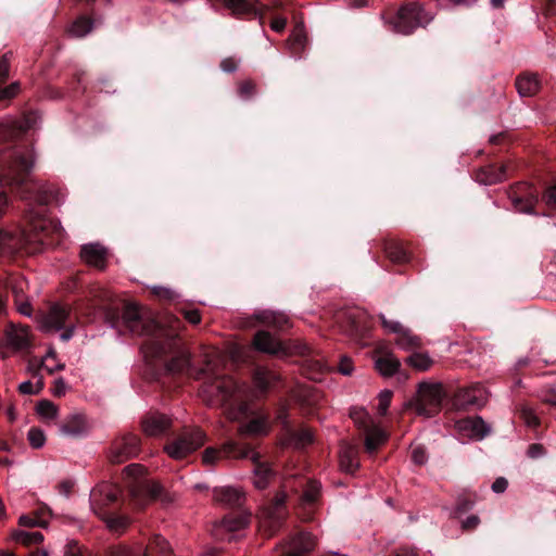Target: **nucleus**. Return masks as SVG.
Listing matches in <instances>:
<instances>
[{"mask_svg":"<svg viewBox=\"0 0 556 556\" xmlns=\"http://www.w3.org/2000/svg\"><path fill=\"white\" fill-rule=\"evenodd\" d=\"M123 321L134 334L148 336L147 341L142 345L144 357L162 356L175 344L173 336L167 333V329L163 328L154 319L144 318L137 304L126 305L123 313Z\"/></svg>","mask_w":556,"mask_h":556,"instance_id":"f257e3e1","label":"nucleus"},{"mask_svg":"<svg viewBox=\"0 0 556 556\" xmlns=\"http://www.w3.org/2000/svg\"><path fill=\"white\" fill-rule=\"evenodd\" d=\"M222 355L214 350L205 356V366L198 372L197 378L207 375L208 381L203 387L205 401L211 405L226 406L232 402H240L245 392V387L239 386L231 377L217 375Z\"/></svg>","mask_w":556,"mask_h":556,"instance_id":"f03ea898","label":"nucleus"},{"mask_svg":"<svg viewBox=\"0 0 556 556\" xmlns=\"http://www.w3.org/2000/svg\"><path fill=\"white\" fill-rule=\"evenodd\" d=\"M35 163L30 150L9 149L0 154V185L21 186L26 182Z\"/></svg>","mask_w":556,"mask_h":556,"instance_id":"7ed1b4c3","label":"nucleus"},{"mask_svg":"<svg viewBox=\"0 0 556 556\" xmlns=\"http://www.w3.org/2000/svg\"><path fill=\"white\" fill-rule=\"evenodd\" d=\"M39 328L47 333L63 330L61 340L68 341L75 331V321L72 315V307L65 303H53L46 313L38 318Z\"/></svg>","mask_w":556,"mask_h":556,"instance_id":"20e7f679","label":"nucleus"},{"mask_svg":"<svg viewBox=\"0 0 556 556\" xmlns=\"http://www.w3.org/2000/svg\"><path fill=\"white\" fill-rule=\"evenodd\" d=\"M432 18V14L426 12L420 3L414 2L401 7L396 18L390 22V24L393 31L408 35L417 27L429 24Z\"/></svg>","mask_w":556,"mask_h":556,"instance_id":"39448f33","label":"nucleus"},{"mask_svg":"<svg viewBox=\"0 0 556 556\" xmlns=\"http://www.w3.org/2000/svg\"><path fill=\"white\" fill-rule=\"evenodd\" d=\"M287 483L278 492L273 502L264 506L258 516V527L267 535H273L281 526L287 516L285 502L287 498Z\"/></svg>","mask_w":556,"mask_h":556,"instance_id":"423d86ee","label":"nucleus"},{"mask_svg":"<svg viewBox=\"0 0 556 556\" xmlns=\"http://www.w3.org/2000/svg\"><path fill=\"white\" fill-rule=\"evenodd\" d=\"M444 397L443 387L439 382H422L418 388L415 409L418 415L431 417L435 415Z\"/></svg>","mask_w":556,"mask_h":556,"instance_id":"0eeeda50","label":"nucleus"},{"mask_svg":"<svg viewBox=\"0 0 556 556\" xmlns=\"http://www.w3.org/2000/svg\"><path fill=\"white\" fill-rule=\"evenodd\" d=\"M205 442V434L199 428L185 431L175 441L165 446L166 453L175 459H180L201 447Z\"/></svg>","mask_w":556,"mask_h":556,"instance_id":"6e6552de","label":"nucleus"},{"mask_svg":"<svg viewBox=\"0 0 556 556\" xmlns=\"http://www.w3.org/2000/svg\"><path fill=\"white\" fill-rule=\"evenodd\" d=\"M173 556L168 542L161 535H154L144 547L117 546L108 556Z\"/></svg>","mask_w":556,"mask_h":556,"instance_id":"1a4fd4ad","label":"nucleus"},{"mask_svg":"<svg viewBox=\"0 0 556 556\" xmlns=\"http://www.w3.org/2000/svg\"><path fill=\"white\" fill-rule=\"evenodd\" d=\"M236 459H251L255 467L253 469V484L256 489L263 490L267 488L270 478L274 476V472L267 463L260 462L261 455L254 451L251 446L244 445L235 456Z\"/></svg>","mask_w":556,"mask_h":556,"instance_id":"9d476101","label":"nucleus"},{"mask_svg":"<svg viewBox=\"0 0 556 556\" xmlns=\"http://www.w3.org/2000/svg\"><path fill=\"white\" fill-rule=\"evenodd\" d=\"M167 333L173 336V340L175 342L174 346L170 350H167L162 356L159 357H144L149 362L161 361L165 358L167 355H173L170 361L166 364V369L169 372H182L186 369L190 368L191 358L190 353L186 349H181L178 344L177 336L174 330H167Z\"/></svg>","mask_w":556,"mask_h":556,"instance_id":"9b49d317","label":"nucleus"},{"mask_svg":"<svg viewBox=\"0 0 556 556\" xmlns=\"http://www.w3.org/2000/svg\"><path fill=\"white\" fill-rule=\"evenodd\" d=\"M138 453L139 438L135 434H125L112 443L109 457L112 463L121 464L136 457Z\"/></svg>","mask_w":556,"mask_h":556,"instance_id":"f8f14e48","label":"nucleus"},{"mask_svg":"<svg viewBox=\"0 0 556 556\" xmlns=\"http://www.w3.org/2000/svg\"><path fill=\"white\" fill-rule=\"evenodd\" d=\"M121 490L117 485L103 482L97 485L90 493V505L96 515L103 514L106 505L114 503Z\"/></svg>","mask_w":556,"mask_h":556,"instance_id":"ddd939ff","label":"nucleus"},{"mask_svg":"<svg viewBox=\"0 0 556 556\" xmlns=\"http://www.w3.org/2000/svg\"><path fill=\"white\" fill-rule=\"evenodd\" d=\"M489 399V392L480 384L476 383L460 389L456 394V403L460 407H482Z\"/></svg>","mask_w":556,"mask_h":556,"instance_id":"4468645a","label":"nucleus"},{"mask_svg":"<svg viewBox=\"0 0 556 556\" xmlns=\"http://www.w3.org/2000/svg\"><path fill=\"white\" fill-rule=\"evenodd\" d=\"M35 121L36 118L33 114H27L20 119H7L0 122V138L2 140L15 138L20 134L33 128Z\"/></svg>","mask_w":556,"mask_h":556,"instance_id":"2eb2a0df","label":"nucleus"},{"mask_svg":"<svg viewBox=\"0 0 556 556\" xmlns=\"http://www.w3.org/2000/svg\"><path fill=\"white\" fill-rule=\"evenodd\" d=\"M89 430L88 421L84 414L74 413L68 415L60 425V434L67 438H80Z\"/></svg>","mask_w":556,"mask_h":556,"instance_id":"dca6fc26","label":"nucleus"},{"mask_svg":"<svg viewBox=\"0 0 556 556\" xmlns=\"http://www.w3.org/2000/svg\"><path fill=\"white\" fill-rule=\"evenodd\" d=\"M81 261L98 269H104L108 262V250L100 243H87L80 249Z\"/></svg>","mask_w":556,"mask_h":556,"instance_id":"f3484780","label":"nucleus"},{"mask_svg":"<svg viewBox=\"0 0 556 556\" xmlns=\"http://www.w3.org/2000/svg\"><path fill=\"white\" fill-rule=\"evenodd\" d=\"M141 426L147 435L159 437L170 428L172 419L165 414L152 412L143 417Z\"/></svg>","mask_w":556,"mask_h":556,"instance_id":"a211bd4d","label":"nucleus"},{"mask_svg":"<svg viewBox=\"0 0 556 556\" xmlns=\"http://www.w3.org/2000/svg\"><path fill=\"white\" fill-rule=\"evenodd\" d=\"M315 547V539L306 532L293 536L285 546L281 556H307Z\"/></svg>","mask_w":556,"mask_h":556,"instance_id":"6ab92c4d","label":"nucleus"},{"mask_svg":"<svg viewBox=\"0 0 556 556\" xmlns=\"http://www.w3.org/2000/svg\"><path fill=\"white\" fill-rule=\"evenodd\" d=\"M244 445H240L236 442L229 441L223 445L220 450L208 447L203 452L202 460L205 465H214L223 457L236 458L240 450Z\"/></svg>","mask_w":556,"mask_h":556,"instance_id":"aec40b11","label":"nucleus"},{"mask_svg":"<svg viewBox=\"0 0 556 556\" xmlns=\"http://www.w3.org/2000/svg\"><path fill=\"white\" fill-rule=\"evenodd\" d=\"M375 367L384 377L393 376L400 368L399 359L383 346H378Z\"/></svg>","mask_w":556,"mask_h":556,"instance_id":"412c9836","label":"nucleus"},{"mask_svg":"<svg viewBox=\"0 0 556 556\" xmlns=\"http://www.w3.org/2000/svg\"><path fill=\"white\" fill-rule=\"evenodd\" d=\"M460 431L470 439L482 440L490 432V427L481 417L466 418L457 422Z\"/></svg>","mask_w":556,"mask_h":556,"instance_id":"4be33fe9","label":"nucleus"},{"mask_svg":"<svg viewBox=\"0 0 556 556\" xmlns=\"http://www.w3.org/2000/svg\"><path fill=\"white\" fill-rule=\"evenodd\" d=\"M26 239L23 233L0 229V253L13 254L24 249Z\"/></svg>","mask_w":556,"mask_h":556,"instance_id":"5701e85b","label":"nucleus"},{"mask_svg":"<svg viewBox=\"0 0 556 556\" xmlns=\"http://www.w3.org/2000/svg\"><path fill=\"white\" fill-rule=\"evenodd\" d=\"M340 468L348 473H354L359 467L358 450L355 445L342 443L339 454Z\"/></svg>","mask_w":556,"mask_h":556,"instance_id":"b1692460","label":"nucleus"},{"mask_svg":"<svg viewBox=\"0 0 556 556\" xmlns=\"http://www.w3.org/2000/svg\"><path fill=\"white\" fill-rule=\"evenodd\" d=\"M253 344L257 351L268 354L285 352L281 342L266 331H258L254 337Z\"/></svg>","mask_w":556,"mask_h":556,"instance_id":"393cba45","label":"nucleus"},{"mask_svg":"<svg viewBox=\"0 0 556 556\" xmlns=\"http://www.w3.org/2000/svg\"><path fill=\"white\" fill-rule=\"evenodd\" d=\"M506 165L498 167L494 165L485 166L477 173L476 179L483 185H494L506 179Z\"/></svg>","mask_w":556,"mask_h":556,"instance_id":"a878e982","label":"nucleus"},{"mask_svg":"<svg viewBox=\"0 0 556 556\" xmlns=\"http://www.w3.org/2000/svg\"><path fill=\"white\" fill-rule=\"evenodd\" d=\"M7 340L9 345L15 350L27 348L30 341L29 328L12 325L7 331Z\"/></svg>","mask_w":556,"mask_h":556,"instance_id":"bb28decb","label":"nucleus"},{"mask_svg":"<svg viewBox=\"0 0 556 556\" xmlns=\"http://www.w3.org/2000/svg\"><path fill=\"white\" fill-rule=\"evenodd\" d=\"M257 319L265 326L283 330L291 326L290 318L282 312L264 311L256 315Z\"/></svg>","mask_w":556,"mask_h":556,"instance_id":"cd10ccee","label":"nucleus"},{"mask_svg":"<svg viewBox=\"0 0 556 556\" xmlns=\"http://www.w3.org/2000/svg\"><path fill=\"white\" fill-rule=\"evenodd\" d=\"M249 518L242 515H229L216 526V535L223 536L224 532L232 533L244 529Z\"/></svg>","mask_w":556,"mask_h":556,"instance_id":"c85d7f7f","label":"nucleus"},{"mask_svg":"<svg viewBox=\"0 0 556 556\" xmlns=\"http://www.w3.org/2000/svg\"><path fill=\"white\" fill-rule=\"evenodd\" d=\"M214 501L225 507H232L241 503L242 493L231 486L214 489Z\"/></svg>","mask_w":556,"mask_h":556,"instance_id":"c756f323","label":"nucleus"},{"mask_svg":"<svg viewBox=\"0 0 556 556\" xmlns=\"http://www.w3.org/2000/svg\"><path fill=\"white\" fill-rule=\"evenodd\" d=\"M516 88L521 97H532L540 89L538 75L526 73L517 77Z\"/></svg>","mask_w":556,"mask_h":556,"instance_id":"7c9ffc66","label":"nucleus"},{"mask_svg":"<svg viewBox=\"0 0 556 556\" xmlns=\"http://www.w3.org/2000/svg\"><path fill=\"white\" fill-rule=\"evenodd\" d=\"M365 448L369 454L375 453L379 446L387 441V433L379 427L372 425L364 431Z\"/></svg>","mask_w":556,"mask_h":556,"instance_id":"2f4dec72","label":"nucleus"},{"mask_svg":"<svg viewBox=\"0 0 556 556\" xmlns=\"http://www.w3.org/2000/svg\"><path fill=\"white\" fill-rule=\"evenodd\" d=\"M98 516L105 522L111 532L117 534L123 533L131 522L127 515L103 513Z\"/></svg>","mask_w":556,"mask_h":556,"instance_id":"473e14b6","label":"nucleus"},{"mask_svg":"<svg viewBox=\"0 0 556 556\" xmlns=\"http://www.w3.org/2000/svg\"><path fill=\"white\" fill-rule=\"evenodd\" d=\"M268 431L269 424L266 416H258L239 427V433L242 435H263L268 433Z\"/></svg>","mask_w":556,"mask_h":556,"instance_id":"72a5a7b5","label":"nucleus"},{"mask_svg":"<svg viewBox=\"0 0 556 556\" xmlns=\"http://www.w3.org/2000/svg\"><path fill=\"white\" fill-rule=\"evenodd\" d=\"M313 442V433L308 428H303L299 432L287 429V438L283 441L285 445L302 448Z\"/></svg>","mask_w":556,"mask_h":556,"instance_id":"f704fd0d","label":"nucleus"},{"mask_svg":"<svg viewBox=\"0 0 556 556\" xmlns=\"http://www.w3.org/2000/svg\"><path fill=\"white\" fill-rule=\"evenodd\" d=\"M235 15L256 13L257 0H220Z\"/></svg>","mask_w":556,"mask_h":556,"instance_id":"c9c22d12","label":"nucleus"},{"mask_svg":"<svg viewBox=\"0 0 556 556\" xmlns=\"http://www.w3.org/2000/svg\"><path fill=\"white\" fill-rule=\"evenodd\" d=\"M36 412L43 422L53 424L59 417V407L49 400H41L37 403Z\"/></svg>","mask_w":556,"mask_h":556,"instance_id":"e433bc0d","label":"nucleus"},{"mask_svg":"<svg viewBox=\"0 0 556 556\" xmlns=\"http://www.w3.org/2000/svg\"><path fill=\"white\" fill-rule=\"evenodd\" d=\"M141 491L146 492L149 497L155 498L162 494L163 486L157 481L144 479L139 481L136 486L131 488V496L136 500Z\"/></svg>","mask_w":556,"mask_h":556,"instance_id":"4c0bfd02","label":"nucleus"},{"mask_svg":"<svg viewBox=\"0 0 556 556\" xmlns=\"http://www.w3.org/2000/svg\"><path fill=\"white\" fill-rule=\"evenodd\" d=\"M13 539L23 545H37L43 541V535L39 531H16Z\"/></svg>","mask_w":556,"mask_h":556,"instance_id":"58836bf2","label":"nucleus"},{"mask_svg":"<svg viewBox=\"0 0 556 556\" xmlns=\"http://www.w3.org/2000/svg\"><path fill=\"white\" fill-rule=\"evenodd\" d=\"M274 379V374L264 368L256 369L253 377L254 386L261 392L267 390Z\"/></svg>","mask_w":556,"mask_h":556,"instance_id":"ea45409f","label":"nucleus"},{"mask_svg":"<svg viewBox=\"0 0 556 556\" xmlns=\"http://www.w3.org/2000/svg\"><path fill=\"white\" fill-rule=\"evenodd\" d=\"M396 344L403 350H412L419 346L420 340L409 330L403 329L396 338Z\"/></svg>","mask_w":556,"mask_h":556,"instance_id":"a19ab883","label":"nucleus"},{"mask_svg":"<svg viewBox=\"0 0 556 556\" xmlns=\"http://www.w3.org/2000/svg\"><path fill=\"white\" fill-rule=\"evenodd\" d=\"M407 363L419 371L428 370L433 364L429 355L425 353L412 354L410 356H408Z\"/></svg>","mask_w":556,"mask_h":556,"instance_id":"79ce46f5","label":"nucleus"},{"mask_svg":"<svg viewBox=\"0 0 556 556\" xmlns=\"http://www.w3.org/2000/svg\"><path fill=\"white\" fill-rule=\"evenodd\" d=\"M92 29V22L87 17L77 18L70 28V34L74 37H84Z\"/></svg>","mask_w":556,"mask_h":556,"instance_id":"37998d69","label":"nucleus"},{"mask_svg":"<svg viewBox=\"0 0 556 556\" xmlns=\"http://www.w3.org/2000/svg\"><path fill=\"white\" fill-rule=\"evenodd\" d=\"M42 367L49 372L53 374L58 370L64 369V363L56 361V354L53 350H49L41 363Z\"/></svg>","mask_w":556,"mask_h":556,"instance_id":"c03bdc74","label":"nucleus"},{"mask_svg":"<svg viewBox=\"0 0 556 556\" xmlns=\"http://www.w3.org/2000/svg\"><path fill=\"white\" fill-rule=\"evenodd\" d=\"M320 492V484L316 481H309L306 485V489L302 495V505H311L313 504Z\"/></svg>","mask_w":556,"mask_h":556,"instance_id":"a18cd8bd","label":"nucleus"},{"mask_svg":"<svg viewBox=\"0 0 556 556\" xmlns=\"http://www.w3.org/2000/svg\"><path fill=\"white\" fill-rule=\"evenodd\" d=\"M351 417H352L354 424L358 428L363 429L364 431H366V429H368V427L374 425L372 419L369 416V414H367L363 409H353L351 412Z\"/></svg>","mask_w":556,"mask_h":556,"instance_id":"49530a36","label":"nucleus"},{"mask_svg":"<svg viewBox=\"0 0 556 556\" xmlns=\"http://www.w3.org/2000/svg\"><path fill=\"white\" fill-rule=\"evenodd\" d=\"M27 439L29 441V444L34 448H40L46 443V434L45 432L39 428H30L27 433Z\"/></svg>","mask_w":556,"mask_h":556,"instance_id":"de8ad7c7","label":"nucleus"},{"mask_svg":"<svg viewBox=\"0 0 556 556\" xmlns=\"http://www.w3.org/2000/svg\"><path fill=\"white\" fill-rule=\"evenodd\" d=\"M43 388V382L41 379H38L36 383H33L31 381L27 380L18 386V391L22 394L26 395H33L38 394Z\"/></svg>","mask_w":556,"mask_h":556,"instance_id":"09e8293b","label":"nucleus"},{"mask_svg":"<svg viewBox=\"0 0 556 556\" xmlns=\"http://www.w3.org/2000/svg\"><path fill=\"white\" fill-rule=\"evenodd\" d=\"M520 418L530 427L535 428L539 425V418L531 407L521 406L519 409Z\"/></svg>","mask_w":556,"mask_h":556,"instance_id":"8fccbe9b","label":"nucleus"},{"mask_svg":"<svg viewBox=\"0 0 556 556\" xmlns=\"http://www.w3.org/2000/svg\"><path fill=\"white\" fill-rule=\"evenodd\" d=\"M392 399V392L389 390H383L379 393L378 400V412L380 415H386Z\"/></svg>","mask_w":556,"mask_h":556,"instance_id":"3c124183","label":"nucleus"},{"mask_svg":"<svg viewBox=\"0 0 556 556\" xmlns=\"http://www.w3.org/2000/svg\"><path fill=\"white\" fill-rule=\"evenodd\" d=\"M124 475L129 478H142L146 473V468L141 464H130L123 470Z\"/></svg>","mask_w":556,"mask_h":556,"instance_id":"603ef678","label":"nucleus"},{"mask_svg":"<svg viewBox=\"0 0 556 556\" xmlns=\"http://www.w3.org/2000/svg\"><path fill=\"white\" fill-rule=\"evenodd\" d=\"M412 459L416 465H425L428 460V455L424 446L415 445L412 447Z\"/></svg>","mask_w":556,"mask_h":556,"instance_id":"864d4df0","label":"nucleus"},{"mask_svg":"<svg viewBox=\"0 0 556 556\" xmlns=\"http://www.w3.org/2000/svg\"><path fill=\"white\" fill-rule=\"evenodd\" d=\"M387 254L390 257V260L395 263H401L406 260L405 251L397 245H391L387 248Z\"/></svg>","mask_w":556,"mask_h":556,"instance_id":"5fc2aeb1","label":"nucleus"},{"mask_svg":"<svg viewBox=\"0 0 556 556\" xmlns=\"http://www.w3.org/2000/svg\"><path fill=\"white\" fill-rule=\"evenodd\" d=\"M20 90L18 83H12L5 88L0 89V101L12 99Z\"/></svg>","mask_w":556,"mask_h":556,"instance_id":"6e6d98bb","label":"nucleus"},{"mask_svg":"<svg viewBox=\"0 0 556 556\" xmlns=\"http://www.w3.org/2000/svg\"><path fill=\"white\" fill-rule=\"evenodd\" d=\"M18 522L21 526H24V527H46L47 522L37 518V517H31V516H27V515H23L20 517L18 519Z\"/></svg>","mask_w":556,"mask_h":556,"instance_id":"4d7b16f0","label":"nucleus"},{"mask_svg":"<svg viewBox=\"0 0 556 556\" xmlns=\"http://www.w3.org/2000/svg\"><path fill=\"white\" fill-rule=\"evenodd\" d=\"M536 198L534 195H530V198L527 200V204L521 206V199L517 198L514 199V205L517 210L525 213H532L533 206L536 203Z\"/></svg>","mask_w":556,"mask_h":556,"instance_id":"13d9d810","label":"nucleus"},{"mask_svg":"<svg viewBox=\"0 0 556 556\" xmlns=\"http://www.w3.org/2000/svg\"><path fill=\"white\" fill-rule=\"evenodd\" d=\"M255 92V85L251 80H244L239 86V94L243 99L250 98Z\"/></svg>","mask_w":556,"mask_h":556,"instance_id":"bf43d9fd","label":"nucleus"},{"mask_svg":"<svg viewBox=\"0 0 556 556\" xmlns=\"http://www.w3.org/2000/svg\"><path fill=\"white\" fill-rule=\"evenodd\" d=\"M81 547L74 540H70L64 546V556H81Z\"/></svg>","mask_w":556,"mask_h":556,"instance_id":"052dcab7","label":"nucleus"},{"mask_svg":"<svg viewBox=\"0 0 556 556\" xmlns=\"http://www.w3.org/2000/svg\"><path fill=\"white\" fill-rule=\"evenodd\" d=\"M380 318L382 321V326L390 332H394L399 336L401 331L404 329L399 321L388 320L383 315H380Z\"/></svg>","mask_w":556,"mask_h":556,"instance_id":"680f3d73","label":"nucleus"},{"mask_svg":"<svg viewBox=\"0 0 556 556\" xmlns=\"http://www.w3.org/2000/svg\"><path fill=\"white\" fill-rule=\"evenodd\" d=\"M67 391V384L63 378H58L53 382L52 394L54 396H63Z\"/></svg>","mask_w":556,"mask_h":556,"instance_id":"e2e57ef3","label":"nucleus"},{"mask_svg":"<svg viewBox=\"0 0 556 556\" xmlns=\"http://www.w3.org/2000/svg\"><path fill=\"white\" fill-rule=\"evenodd\" d=\"M247 404H240L238 408H229L227 414L230 419L238 420L247 414Z\"/></svg>","mask_w":556,"mask_h":556,"instance_id":"0e129e2a","label":"nucleus"},{"mask_svg":"<svg viewBox=\"0 0 556 556\" xmlns=\"http://www.w3.org/2000/svg\"><path fill=\"white\" fill-rule=\"evenodd\" d=\"M338 370L342 374V375H345V376H349L352 374L353 371V365H352V362L350 358H348L346 356H343L340 361V364H339V367H338Z\"/></svg>","mask_w":556,"mask_h":556,"instance_id":"69168bd1","label":"nucleus"},{"mask_svg":"<svg viewBox=\"0 0 556 556\" xmlns=\"http://www.w3.org/2000/svg\"><path fill=\"white\" fill-rule=\"evenodd\" d=\"M508 486V481L504 477H500L495 479V481L492 483V491L494 493H504Z\"/></svg>","mask_w":556,"mask_h":556,"instance_id":"338daca9","label":"nucleus"},{"mask_svg":"<svg viewBox=\"0 0 556 556\" xmlns=\"http://www.w3.org/2000/svg\"><path fill=\"white\" fill-rule=\"evenodd\" d=\"M544 199L548 205L556 207V185L546 191Z\"/></svg>","mask_w":556,"mask_h":556,"instance_id":"774afa93","label":"nucleus"}]
</instances>
